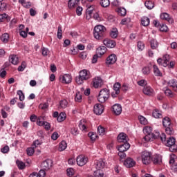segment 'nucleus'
<instances>
[{"label": "nucleus", "instance_id": "603ef678", "mask_svg": "<svg viewBox=\"0 0 177 177\" xmlns=\"http://www.w3.org/2000/svg\"><path fill=\"white\" fill-rule=\"evenodd\" d=\"M159 29H160V31H162V32H167V31H168V26H167L164 24H161Z\"/></svg>", "mask_w": 177, "mask_h": 177}, {"label": "nucleus", "instance_id": "f03ea898", "mask_svg": "<svg viewBox=\"0 0 177 177\" xmlns=\"http://www.w3.org/2000/svg\"><path fill=\"white\" fill-rule=\"evenodd\" d=\"M93 35L95 39H103L104 35H106V27L98 25L94 28Z\"/></svg>", "mask_w": 177, "mask_h": 177}, {"label": "nucleus", "instance_id": "5701e85b", "mask_svg": "<svg viewBox=\"0 0 177 177\" xmlns=\"http://www.w3.org/2000/svg\"><path fill=\"white\" fill-rule=\"evenodd\" d=\"M157 136L154 133L146 134L144 137V140H145V142H150L151 140L153 141V139H157Z\"/></svg>", "mask_w": 177, "mask_h": 177}, {"label": "nucleus", "instance_id": "e2e57ef3", "mask_svg": "<svg viewBox=\"0 0 177 177\" xmlns=\"http://www.w3.org/2000/svg\"><path fill=\"white\" fill-rule=\"evenodd\" d=\"M66 172L68 176H73V175H74V169L73 168L67 169Z\"/></svg>", "mask_w": 177, "mask_h": 177}, {"label": "nucleus", "instance_id": "20e7f679", "mask_svg": "<svg viewBox=\"0 0 177 177\" xmlns=\"http://www.w3.org/2000/svg\"><path fill=\"white\" fill-rule=\"evenodd\" d=\"M110 97V91L107 88H103L100 91L97 100L100 103H104Z\"/></svg>", "mask_w": 177, "mask_h": 177}, {"label": "nucleus", "instance_id": "8fccbe9b", "mask_svg": "<svg viewBox=\"0 0 177 177\" xmlns=\"http://www.w3.org/2000/svg\"><path fill=\"white\" fill-rule=\"evenodd\" d=\"M48 107H49V104L48 102H45L44 104H40L39 105V109H40L41 110H46V109H48Z\"/></svg>", "mask_w": 177, "mask_h": 177}, {"label": "nucleus", "instance_id": "79ce46f5", "mask_svg": "<svg viewBox=\"0 0 177 177\" xmlns=\"http://www.w3.org/2000/svg\"><path fill=\"white\" fill-rule=\"evenodd\" d=\"M100 3L102 8H108L110 6V0H101Z\"/></svg>", "mask_w": 177, "mask_h": 177}, {"label": "nucleus", "instance_id": "7c9ffc66", "mask_svg": "<svg viewBox=\"0 0 177 177\" xmlns=\"http://www.w3.org/2000/svg\"><path fill=\"white\" fill-rule=\"evenodd\" d=\"M116 12L120 16H125L127 15V10L124 8H118Z\"/></svg>", "mask_w": 177, "mask_h": 177}, {"label": "nucleus", "instance_id": "3c124183", "mask_svg": "<svg viewBox=\"0 0 177 177\" xmlns=\"http://www.w3.org/2000/svg\"><path fill=\"white\" fill-rule=\"evenodd\" d=\"M97 131L100 135H104V132H106V129H104V127L100 125L97 127Z\"/></svg>", "mask_w": 177, "mask_h": 177}, {"label": "nucleus", "instance_id": "09e8293b", "mask_svg": "<svg viewBox=\"0 0 177 177\" xmlns=\"http://www.w3.org/2000/svg\"><path fill=\"white\" fill-rule=\"evenodd\" d=\"M17 165L19 169H24L26 168V164L20 160L17 161Z\"/></svg>", "mask_w": 177, "mask_h": 177}, {"label": "nucleus", "instance_id": "49530a36", "mask_svg": "<svg viewBox=\"0 0 177 177\" xmlns=\"http://www.w3.org/2000/svg\"><path fill=\"white\" fill-rule=\"evenodd\" d=\"M138 120L140 122V124H142V125H147V119H146V118L142 116V115H139L138 116Z\"/></svg>", "mask_w": 177, "mask_h": 177}, {"label": "nucleus", "instance_id": "f8f14e48", "mask_svg": "<svg viewBox=\"0 0 177 177\" xmlns=\"http://www.w3.org/2000/svg\"><path fill=\"white\" fill-rule=\"evenodd\" d=\"M118 142L119 143H128V137L125 133H120L118 136Z\"/></svg>", "mask_w": 177, "mask_h": 177}, {"label": "nucleus", "instance_id": "774afa93", "mask_svg": "<svg viewBox=\"0 0 177 177\" xmlns=\"http://www.w3.org/2000/svg\"><path fill=\"white\" fill-rule=\"evenodd\" d=\"M37 175L39 177H45V175H46V173L45 172V170L41 169L39 173H37Z\"/></svg>", "mask_w": 177, "mask_h": 177}, {"label": "nucleus", "instance_id": "cd10ccee", "mask_svg": "<svg viewBox=\"0 0 177 177\" xmlns=\"http://www.w3.org/2000/svg\"><path fill=\"white\" fill-rule=\"evenodd\" d=\"M67 149V142L64 140H62L59 145V151H64V150H66Z\"/></svg>", "mask_w": 177, "mask_h": 177}, {"label": "nucleus", "instance_id": "37998d69", "mask_svg": "<svg viewBox=\"0 0 177 177\" xmlns=\"http://www.w3.org/2000/svg\"><path fill=\"white\" fill-rule=\"evenodd\" d=\"M169 86H171L175 89V91H177V81L176 80H171L169 82Z\"/></svg>", "mask_w": 177, "mask_h": 177}, {"label": "nucleus", "instance_id": "c756f323", "mask_svg": "<svg viewBox=\"0 0 177 177\" xmlns=\"http://www.w3.org/2000/svg\"><path fill=\"white\" fill-rule=\"evenodd\" d=\"M19 2L24 6V8H26V9L31 8V2L30 1L26 2V0H19Z\"/></svg>", "mask_w": 177, "mask_h": 177}, {"label": "nucleus", "instance_id": "5fc2aeb1", "mask_svg": "<svg viewBox=\"0 0 177 177\" xmlns=\"http://www.w3.org/2000/svg\"><path fill=\"white\" fill-rule=\"evenodd\" d=\"M137 47L138 50H142L143 49H145V43H143L142 41H138L137 44Z\"/></svg>", "mask_w": 177, "mask_h": 177}, {"label": "nucleus", "instance_id": "e433bc0d", "mask_svg": "<svg viewBox=\"0 0 177 177\" xmlns=\"http://www.w3.org/2000/svg\"><path fill=\"white\" fill-rule=\"evenodd\" d=\"M113 89L116 92V95H120V89H121V84L119 82L115 83L113 85Z\"/></svg>", "mask_w": 177, "mask_h": 177}, {"label": "nucleus", "instance_id": "864d4df0", "mask_svg": "<svg viewBox=\"0 0 177 177\" xmlns=\"http://www.w3.org/2000/svg\"><path fill=\"white\" fill-rule=\"evenodd\" d=\"M27 66V64L26 62H22L21 66L18 67V71H24V69L26 68Z\"/></svg>", "mask_w": 177, "mask_h": 177}, {"label": "nucleus", "instance_id": "0eeeda50", "mask_svg": "<svg viewBox=\"0 0 177 177\" xmlns=\"http://www.w3.org/2000/svg\"><path fill=\"white\" fill-rule=\"evenodd\" d=\"M59 80L62 84H70L72 81L71 75L70 74H65L64 75H60L59 77Z\"/></svg>", "mask_w": 177, "mask_h": 177}, {"label": "nucleus", "instance_id": "ddd939ff", "mask_svg": "<svg viewBox=\"0 0 177 177\" xmlns=\"http://www.w3.org/2000/svg\"><path fill=\"white\" fill-rule=\"evenodd\" d=\"M106 166V162L103 159H100L95 162V167L96 169H103Z\"/></svg>", "mask_w": 177, "mask_h": 177}, {"label": "nucleus", "instance_id": "2eb2a0df", "mask_svg": "<svg viewBox=\"0 0 177 177\" xmlns=\"http://www.w3.org/2000/svg\"><path fill=\"white\" fill-rule=\"evenodd\" d=\"M161 156L156 154L152 157V162L155 165H160L162 162Z\"/></svg>", "mask_w": 177, "mask_h": 177}, {"label": "nucleus", "instance_id": "6e6552de", "mask_svg": "<svg viewBox=\"0 0 177 177\" xmlns=\"http://www.w3.org/2000/svg\"><path fill=\"white\" fill-rule=\"evenodd\" d=\"M104 111V107L103 105H102V104H96L94 105L93 111L97 115H100V114H102Z\"/></svg>", "mask_w": 177, "mask_h": 177}, {"label": "nucleus", "instance_id": "ea45409f", "mask_svg": "<svg viewBox=\"0 0 177 177\" xmlns=\"http://www.w3.org/2000/svg\"><path fill=\"white\" fill-rule=\"evenodd\" d=\"M145 5L146 8L149 10L153 9V8H154V3L151 1H147L145 3Z\"/></svg>", "mask_w": 177, "mask_h": 177}, {"label": "nucleus", "instance_id": "6ab92c4d", "mask_svg": "<svg viewBox=\"0 0 177 177\" xmlns=\"http://www.w3.org/2000/svg\"><path fill=\"white\" fill-rule=\"evenodd\" d=\"M129 147H131V145L128 142H123V144L120 145L118 147L119 151L125 152L127 150H129Z\"/></svg>", "mask_w": 177, "mask_h": 177}, {"label": "nucleus", "instance_id": "c85d7f7f", "mask_svg": "<svg viewBox=\"0 0 177 177\" xmlns=\"http://www.w3.org/2000/svg\"><path fill=\"white\" fill-rule=\"evenodd\" d=\"M153 74L156 77H161V75H162V73H161V71L158 68V66H157L156 65H153Z\"/></svg>", "mask_w": 177, "mask_h": 177}, {"label": "nucleus", "instance_id": "a18cd8bd", "mask_svg": "<svg viewBox=\"0 0 177 177\" xmlns=\"http://www.w3.org/2000/svg\"><path fill=\"white\" fill-rule=\"evenodd\" d=\"M68 104V102H67V100H63L59 102V109H66Z\"/></svg>", "mask_w": 177, "mask_h": 177}, {"label": "nucleus", "instance_id": "58836bf2", "mask_svg": "<svg viewBox=\"0 0 177 177\" xmlns=\"http://www.w3.org/2000/svg\"><path fill=\"white\" fill-rule=\"evenodd\" d=\"M155 136H157V138L156 139H160L162 142H165V140H167V136L164 133H162L160 136V133H156V135H155Z\"/></svg>", "mask_w": 177, "mask_h": 177}, {"label": "nucleus", "instance_id": "a19ab883", "mask_svg": "<svg viewBox=\"0 0 177 177\" xmlns=\"http://www.w3.org/2000/svg\"><path fill=\"white\" fill-rule=\"evenodd\" d=\"M110 36L111 38H116L118 37V30L116 28H114L110 32Z\"/></svg>", "mask_w": 177, "mask_h": 177}, {"label": "nucleus", "instance_id": "c9c22d12", "mask_svg": "<svg viewBox=\"0 0 177 177\" xmlns=\"http://www.w3.org/2000/svg\"><path fill=\"white\" fill-rule=\"evenodd\" d=\"M150 45L151 49H156L158 48V43L157 42V40L152 39L150 40Z\"/></svg>", "mask_w": 177, "mask_h": 177}, {"label": "nucleus", "instance_id": "bf43d9fd", "mask_svg": "<svg viewBox=\"0 0 177 177\" xmlns=\"http://www.w3.org/2000/svg\"><path fill=\"white\" fill-rule=\"evenodd\" d=\"M71 133L72 135H74V136H77V135H78V129L75 128V127H73L71 129Z\"/></svg>", "mask_w": 177, "mask_h": 177}, {"label": "nucleus", "instance_id": "b1692460", "mask_svg": "<svg viewBox=\"0 0 177 177\" xmlns=\"http://www.w3.org/2000/svg\"><path fill=\"white\" fill-rule=\"evenodd\" d=\"M167 147H175V138L174 137H170L165 143Z\"/></svg>", "mask_w": 177, "mask_h": 177}, {"label": "nucleus", "instance_id": "c03bdc74", "mask_svg": "<svg viewBox=\"0 0 177 177\" xmlns=\"http://www.w3.org/2000/svg\"><path fill=\"white\" fill-rule=\"evenodd\" d=\"M153 131V128L151 127L147 126L145 128L143 129L144 133H147V135H151V133Z\"/></svg>", "mask_w": 177, "mask_h": 177}, {"label": "nucleus", "instance_id": "6e6d98bb", "mask_svg": "<svg viewBox=\"0 0 177 177\" xmlns=\"http://www.w3.org/2000/svg\"><path fill=\"white\" fill-rule=\"evenodd\" d=\"M142 73L145 75H148V74H150V67L145 66L142 68Z\"/></svg>", "mask_w": 177, "mask_h": 177}, {"label": "nucleus", "instance_id": "dca6fc26", "mask_svg": "<svg viewBox=\"0 0 177 177\" xmlns=\"http://www.w3.org/2000/svg\"><path fill=\"white\" fill-rule=\"evenodd\" d=\"M112 109L113 113L116 115H120V114H121V111H122V108L121 107V105L118 104H115V105H113Z\"/></svg>", "mask_w": 177, "mask_h": 177}, {"label": "nucleus", "instance_id": "4be33fe9", "mask_svg": "<svg viewBox=\"0 0 177 177\" xmlns=\"http://www.w3.org/2000/svg\"><path fill=\"white\" fill-rule=\"evenodd\" d=\"M9 62L16 66L19 63V57L16 55H12L9 57Z\"/></svg>", "mask_w": 177, "mask_h": 177}, {"label": "nucleus", "instance_id": "9d476101", "mask_svg": "<svg viewBox=\"0 0 177 177\" xmlns=\"http://www.w3.org/2000/svg\"><path fill=\"white\" fill-rule=\"evenodd\" d=\"M136 164V162L131 158H127L124 162V165H125L127 168H132V167H135Z\"/></svg>", "mask_w": 177, "mask_h": 177}, {"label": "nucleus", "instance_id": "aec40b11", "mask_svg": "<svg viewBox=\"0 0 177 177\" xmlns=\"http://www.w3.org/2000/svg\"><path fill=\"white\" fill-rule=\"evenodd\" d=\"M52 167V161L50 160H46L41 163L43 169H49Z\"/></svg>", "mask_w": 177, "mask_h": 177}, {"label": "nucleus", "instance_id": "412c9836", "mask_svg": "<svg viewBox=\"0 0 177 177\" xmlns=\"http://www.w3.org/2000/svg\"><path fill=\"white\" fill-rule=\"evenodd\" d=\"M80 0H69L68 2V8L70 9H74L75 6H78Z\"/></svg>", "mask_w": 177, "mask_h": 177}, {"label": "nucleus", "instance_id": "a878e982", "mask_svg": "<svg viewBox=\"0 0 177 177\" xmlns=\"http://www.w3.org/2000/svg\"><path fill=\"white\" fill-rule=\"evenodd\" d=\"M107 50V48L104 46H101L97 48V53L100 56H102V55H104L106 53V51Z\"/></svg>", "mask_w": 177, "mask_h": 177}, {"label": "nucleus", "instance_id": "f257e3e1", "mask_svg": "<svg viewBox=\"0 0 177 177\" xmlns=\"http://www.w3.org/2000/svg\"><path fill=\"white\" fill-rule=\"evenodd\" d=\"M92 76L89 71L84 69L82 70L79 73V75L75 77V82L77 85H82L85 81H88Z\"/></svg>", "mask_w": 177, "mask_h": 177}, {"label": "nucleus", "instance_id": "680f3d73", "mask_svg": "<svg viewBox=\"0 0 177 177\" xmlns=\"http://www.w3.org/2000/svg\"><path fill=\"white\" fill-rule=\"evenodd\" d=\"M9 146L6 145L4 147L1 149V153H3V154H6V153L9 152Z\"/></svg>", "mask_w": 177, "mask_h": 177}, {"label": "nucleus", "instance_id": "39448f33", "mask_svg": "<svg viewBox=\"0 0 177 177\" xmlns=\"http://www.w3.org/2000/svg\"><path fill=\"white\" fill-rule=\"evenodd\" d=\"M141 160L142 164L149 165L152 162L151 153L147 151H144L141 153Z\"/></svg>", "mask_w": 177, "mask_h": 177}, {"label": "nucleus", "instance_id": "bb28decb", "mask_svg": "<svg viewBox=\"0 0 177 177\" xmlns=\"http://www.w3.org/2000/svg\"><path fill=\"white\" fill-rule=\"evenodd\" d=\"M141 24L144 26V27H147V26L150 24V19L147 17H142L141 19Z\"/></svg>", "mask_w": 177, "mask_h": 177}, {"label": "nucleus", "instance_id": "052dcab7", "mask_svg": "<svg viewBox=\"0 0 177 177\" xmlns=\"http://www.w3.org/2000/svg\"><path fill=\"white\" fill-rule=\"evenodd\" d=\"M138 84L140 85V86H147V82L145 80H142L138 82Z\"/></svg>", "mask_w": 177, "mask_h": 177}, {"label": "nucleus", "instance_id": "7ed1b4c3", "mask_svg": "<svg viewBox=\"0 0 177 177\" xmlns=\"http://www.w3.org/2000/svg\"><path fill=\"white\" fill-rule=\"evenodd\" d=\"M162 125L165 128V132L167 135H174V128L172 127V123L169 118L165 117L163 118Z\"/></svg>", "mask_w": 177, "mask_h": 177}, {"label": "nucleus", "instance_id": "de8ad7c7", "mask_svg": "<svg viewBox=\"0 0 177 177\" xmlns=\"http://www.w3.org/2000/svg\"><path fill=\"white\" fill-rule=\"evenodd\" d=\"M17 94L19 95V100L21 102H23V100H24V99H25L24 93H23V91L21 90H19L17 92Z\"/></svg>", "mask_w": 177, "mask_h": 177}, {"label": "nucleus", "instance_id": "69168bd1", "mask_svg": "<svg viewBox=\"0 0 177 177\" xmlns=\"http://www.w3.org/2000/svg\"><path fill=\"white\" fill-rule=\"evenodd\" d=\"M8 19V15L6 14H1L0 15V22L5 21Z\"/></svg>", "mask_w": 177, "mask_h": 177}, {"label": "nucleus", "instance_id": "0e129e2a", "mask_svg": "<svg viewBox=\"0 0 177 177\" xmlns=\"http://www.w3.org/2000/svg\"><path fill=\"white\" fill-rule=\"evenodd\" d=\"M26 151H27L28 156H32V154H34V148L32 147L28 148Z\"/></svg>", "mask_w": 177, "mask_h": 177}, {"label": "nucleus", "instance_id": "473e14b6", "mask_svg": "<svg viewBox=\"0 0 177 177\" xmlns=\"http://www.w3.org/2000/svg\"><path fill=\"white\" fill-rule=\"evenodd\" d=\"M75 101L77 103H81V102H82V94L80 91L76 93L75 96Z\"/></svg>", "mask_w": 177, "mask_h": 177}, {"label": "nucleus", "instance_id": "1a4fd4ad", "mask_svg": "<svg viewBox=\"0 0 177 177\" xmlns=\"http://www.w3.org/2000/svg\"><path fill=\"white\" fill-rule=\"evenodd\" d=\"M103 44L104 45H105V46H106V48H115V45H117V43L115 42V41L111 40L110 39H104Z\"/></svg>", "mask_w": 177, "mask_h": 177}, {"label": "nucleus", "instance_id": "9b49d317", "mask_svg": "<svg viewBox=\"0 0 177 177\" xmlns=\"http://www.w3.org/2000/svg\"><path fill=\"white\" fill-rule=\"evenodd\" d=\"M142 92L147 96H153L154 95V90L150 86H145Z\"/></svg>", "mask_w": 177, "mask_h": 177}, {"label": "nucleus", "instance_id": "a211bd4d", "mask_svg": "<svg viewBox=\"0 0 177 177\" xmlns=\"http://www.w3.org/2000/svg\"><path fill=\"white\" fill-rule=\"evenodd\" d=\"M102 78L99 77H95L93 80V86H94V88H99V86H102Z\"/></svg>", "mask_w": 177, "mask_h": 177}, {"label": "nucleus", "instance_id": "13d9d810", "mask_svg": "<svg viewBox=\"0 0 177 177\" xmlns=\"http://www.w3.org/2000/svg\"><path fill=\"white\" fill-rule=\"evenodd\" d=\"M41 53L43 56H48L49 55V50L45 47L41 48Z\"/></svg>", "mask_w": 177, "mask_h": 177}, {"label": "nucleus", "instance_id": "2f4dec72", "mask_svg": "<svg viewBox=\"0 0 177 177\" xmlns=\"http://www.w3.org/2000/svg\"><path fill=\"white\" fill-rule=\"evenodd\" d=\"M169 57V55H166L163 57V62L162 64V66H163V67H167L168 66H169V59H168Z\"/></svg>", "mask_w": 177, "mask_h": 177}, {"label": "nucleus", "instance_id": "423d86ee", "mask_svg": "<svg viewBox=\"0 0 177 177\" xmlns=\"http://www.w3.org/2000/svg\"><path fill=\"white\" fill-rule=\"evenodd\" d=\"M76 162L79 167H84L88 162V157L80 155L77 157Z\"/></svg>", "mask_w": 177, "mask_h": 177}, {"label": "nucleus", "instance_id": "4c0bfd02", "mask_svg": "<svg viewBox=\"0 0 177 177\" xmlns=\"http://www.w3.org/2000/svg\"><path fill=\"white\" fill-rule=\"evenodd\" d=\"M66 120V113L61 112L59 115H58V117L57 118V121L58 122H62V121H64Z\"/></svg>", "mask_w": 177, "mask_h": 177}, {"label": "nucleus", "instance_id": "4d7b16f0", "mask_svg": "<svg viewBox=\"0 0 177 177\" xmlns=\"http://www.w3.org/2000/svg\"><path fill=\"white\" fill-rule=\"evenodd\" d=\"M165 94L166 95V96H169V97H174V94L172 93V91H171V89L167 88L165 91Z\"/></svg>", "mask_w": 177, "mask_h": 177}, {"label": "nucleus", "instance_id": "72a5a7b5", "mask_svg": "<svg viewBox=\"0 0 177 177\" xmlns=\"http://www.w3.org/2000/svg\"><path fill=\"white\" fill-rule=\"evenodd\" d=\"M152 115L153 117H154V118H162V114H161V113H160V111L157 109L153 111Z\"/></svg>", "mask_w": 177, "mask_h": 177}, {"label": "nucleus", "instance_id": "393cba45", "mask_svg": "<svg viewBox=\"0 0 177 177\" xmlns=\"http://www.w3.org/2000/svg\"><path fill=\"white\" fill-rule=\"evenodd\" d=\"M93 15V8L92 7H88L86 10V19L89 20Z\"/></svg>", "mask_w": 177, "mask_h": 177}, {"label": "nucleus", "instance_id": "f3484780", "mask_svg": "<svg viewBox=\"0 0 177 177\" xmlns=\"http://www.w3.org/2000/svg\"><path fill=\"white\" fill-rule=\"evenodd\" d=\"M160 19L162 20H166L168 23L171 24L174 23V19L169 17V15L167 12H163L160 15Z\"/></svg>", "mask_w": 177, "mask_h": 177}, {"label": "nucleus", "instance_id": "4468645a", "mask_svg": "<svg viewBox=\"0 0 177 177\" xmlns=\"http://www.w3.org/2000/svg\"><path fill=\"white\" fill-rule=\"evenodd\" d=\"M117 62V55L115 54H111L106 58V64H114Z\"/></svg>", "mask_w": 177, "mask_h": 177}, {"label": "nucleus", "instance_id": "f704fd0d", "mask_svg": "<svg viewBox=\"0 0 177 177\" xmlns=\"http://www.w3.org/2000/svg\"><path fill=\"white\" fill-rule=\"evenodd\" d=\"M1 41H2L3 44H7L9 41V34L4 33L1 35Z\"/></svg>", "mask_w": 177, "mask_h": 177}, {"label": "nucleus", "instance_id": "338daca9", "mask_svg": "<svg viewBox=\"0 0 177 177\" xmlns=\"http://www.w3.org/2000/svg\"><path fill=\"white\" fill-rule=\"evenodd\" d=\"M43 127H44L46 131H49V129H50V123L48 122H44V124H43Z\"/></svg>", "mask_w": 177, "mask_h": 177}]
</instances>
